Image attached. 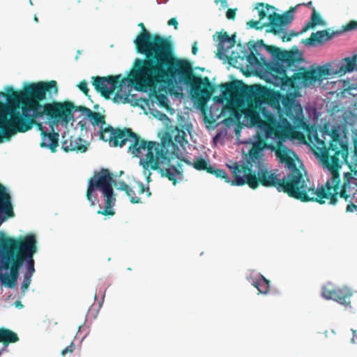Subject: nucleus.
<instances>
[{"label": "nucleus", "instance_id": "obj_43", "mask_svg": "<svg viewBox=\"0 0 357 357\" xmlns=\"http://www.w3.org/2000/svg\"><path fill=\"white\" fill-rule=\"evenodd\" d=\"M130 188L131 187L128 185L126 182L121 181L119 182V187L118 188V190H123L126 193Z\"/></svg>", "mask_w": 357, "mask_h": 357}, {"label": "nucleus", "instance_id": "obj_29", "mask_svg": "<svg viewBox=\"0 0 357 357\" xmlns=\"http://www.w3.org/2000/svg\"><path fill=\"white\" fill-rule=\"evenodd\" d=\"M356 61L353 57H347L344 59V63L340 66L339 72L343 74L350 73L356 68Z\"/></svg>", "mask_w": 357, "mask_h": 357}, {"label": "nucleus", "instance_id": "obj_53", "mask_svg": "<svg viewBox=\"0 0 357 357\" xmlns=\"http://www.w3.org/2000/svg\"><path fill=\"white\" fill-rule=\"evenodd\" d=\"M1 223H2V220H1V221H0V225H1Z\"/></svg>", "mask_w": 357, "mask_h": 357}, {"label": "nucleus", "instance_id": "obj_8", "mask_svg": "<svg viewBox=\"0 0 357 357\" xmlns=\"http://www.w3.org/2000/svg\"><path fill=\"white\" fill-rule=\"evenodd\" d=\"M115 182L107 169H102L100 172H96L88 181V188L86 197L91 206H94L97 201L96 190H100L105 198V209L99 210L98 214L103 215H114L115 211L112 208L116 203V196L112 188Z\"/></svg>", "mask_w": 357, "mask_h": 357}, {"label": "nucleus", "instance_id": "obj_24", "mask_svg": "<svg viewBox=\"0 0 357 357\" xmlns=\"http://www.w3.org/2000/svg\"><path fill=\"white\" fill-rule=\"evenodd\" d=\"M7 217H13L14 212L11 204V197L4 185L0 183V213Z\"/></svg>", "mask_w": 357, "mask_h": 357}, {"label": "nucleus", "instance_id": "obj_11", "mask_svg": "<svg viewBox=\"0 0 357 357\" xmlns=\"http://www.w3.org/2000/svg\"><path fill=\"white\" fill-rule=\"evenodd\" d=\"M281 135L280 132H278V133L273 130V132H271L270 135H268L267 129L262 130L264 131L266 139H277L275 144H274L273 146H271V151L275 153V155L280 162L284 163L286 165L289 170V173H294V171L296 172V170L299 174H303L301 169L296 167V162L294 160V158H296V155L293 151L283 144V142L288 137L287 129L284 126H281Z\"/></svg>", "mask_w": 357, "mask_h": 357}, {"label": "nucleus", "instance_id": "obj_6", "mask_svg": "<svg viewBox=\"0 0 357 357\" xmlns=\"http://www.w3.org/2000/svg\"><path fill=\"white\" fill-rule=\"evenodd\" d=\"M315 141L322 150L321 160L324 165L331 172V178L326 181L324 185H322L315 190H327L331 195L322 199L323 204L328 201L330 204L337 203V197L339 196L343 198L346 202H349L347 206V212L352 213L357 209L353 201V197L348 192L347 188H349V178L351 177L350 173L344 174L347 181L344 182L341 190H340V176L338 172L340 166V155L346 161L348 157V148L347 144L342 141L339 131L337 129H333L329 131L324 129L321 131L320 135L316 134Z\"/></svg>", "mask_w": 357, "mask_h": 357}, {"label": "nucleus", "instance_id": "obj_7", "mask_svg": "<svg viewBox=\"0 0 357 357\" xmlns=\"http://www.w3.org/2000/svg\"><path fill=\"white\" fill-rule=\"evenodd\" d=\"M267 50L278 61L270 68L273 84L280 86L282 90L294 89L293 75L288 76L287 71L294 72L297 70L303 60L301 55L298 51L282 50L273 45L268 46Z\"/></svg>", "mask_w": 357, "mask_h": 357}, {"label": "nucleus", "instance_id": "obj_16", "mask_svg": "<svg viewBox=\"0 0 357 357\" xmlns=\"http://www.w3.org/2000/svg\"><path fill=\"white\" fill-rule=\"evenodd\" d=\"M295 11V8H291L289 10L282 15L277 13L270 14L268 17L269 22L266 26H270L267 31L273 33L275 35H280L283 33L284 26L291 22L294 19L293 13Z\"/></svg>", "mask_w": 357, "mask_h": 357}, {"label": "nucleus", "instance_id": "obj_26", "mask_svg": "<svg viewBox=\"0 0 357 357\" xmlns=\"http://www.w3.org/2000/svg\"><path fill=\"white\" fill-rule=\"evenodd\" d=\"M179 161H181V165L183 162L188 165H192L195 169L199 171L205 170L207 172H212L211 165H210L209 162L206 160L201 157L195 158L193 162H191L188 160L183 158H180Z\"/></svg>", "mask_w": 357, "mask_h": 357}, {"label": "nucleus", "instance_id": "obj_49", "mask_svg": "<svg viewBox=\"0 0 357 357\" xmlns=\"http://www.w3.org/2000/svg\"><path fill=\"white\" fill-rule=\"evenodd\" d=\"M266 8L267 10H268L269 9H274L273 6H270L268 4H266Z\"/></svg>", "mask_w": 357, "mask_h": 357}, {"label": "nucleus", "instance_id": "obj_15", "mask_svg": "<svg viewBox=\"0 0 357 357\" xmlns=\"http://www.w3.org/2000/svg\"><path fill=\"white\" fill-rule=\"evenodd\" d=\"M351 291L346 287H335L331 282H328L321 288V296L326 300H333L337 303L348 305L350 304Z\"/></svg>", "mask_w": 357, "mask_h": 357}, {"label": "nucleus", "instance_id": "obj_33", "mask_svg": "<svg viewBox=\"0 0 357 357\" xmlns=\"http://www.w3.org/2000/svg\"><path fill=\"white\" fill-rule=\"evenodd\" d=\"M265 3H258L255 7V8L258 10L259 20H262L267 17V12L263 9Z\"/></svg>", "mask_w": 357, "mask_h": 357}, {"label": "nucleus", "instance_id": "obj_35", "mask_svg": "<svg viewBox=\"0 0 357 357\" xmlns=\"http://www.w3.org/2000/svg\"><path fill=\"white\" fill-rule=\"evenodd\" d=\"M27 114L29 118H33L35 121V123L31 125V128H33V126L34 125H36L37 126L38 129L40 131V135H42V131H45L43 130V126L41 123H38L36 121V119H40V117H35V116L33 117V112H28Z\"/></svg>", "mask_w": 357, "mask_h": 357}, {"label": "nucleus", "instance_id": "obj_23", "mask_svg": "<svg viewBox=\"0 0 357 357\" xmlns=\"http://www.w3.org/2000/svg\"><path fill=\"white\" fill-rule=\"evenodd\" d=\"M144 193H146V197H149L151 195L149 188H145L144 185L139 182L137 183L135 185L132 186L128 190L126 195L132 204H139L142 202V198L139 196Z\"/></svg>", "mask_w": 357, "mask_h": 357}, {"label": "nucleus", "instance_id": "obj_40", "mask_svg": "<svg viewBox=\"0 0 357 357\" xmlns=\"http://www.w3.org/2000/svg\"><path fill=\"white\" fill-rule=\"evenodd\" d=\"M75 344L73 342H71L69 346H68L67 347H66L64 349H63L61 351V354L63 356H65L66 355L67 353H73V351L75 350Z\"/></svg>", "mask_w": 357, "mask_h": 357}, {"label": "nucleus", "instance_id": "obj_31", "mask_svg": "<svg viewBox=\"0 0 357 357\" xmlns=\"http://www.w3.org/2000/svg\"><path fill=\"white\" fill-rule=\"evenodd\" d=\"M86 117L91 121L93 126L105 125V116L99 112H95L90 109Z\"/></svg>", "mask_w": 357, "mask_h": 357}, {"label": "nucleus", "instance_id": "obj_45", "mask_svg": "<svg viewBox=\"0 0 357 357\" xmlns=\"http://www.w3.org/2000/svg\"><path fill=\"white\" fill-rule=\"evenodd\" d=\"M259 23V21L250 20V22H248V25H249L251 28H255V29H259V26H258Z\"/></svg>", "mask_w": 357, "mask_h": 357}, {"label": "nucleus", "instance_id": "obj_12", "mask_svg": "<svg viewBox=\"0 0 357 357\" xmlns=\"http://www.w3.org/2000/svg\"><path fill=\"white\" fill-rule=\"evenodd\" d=\"M10 244L15 248L16 256L22 258V264L26 261V271L24 275L32 276L35 272L33 255L37 252L36 239L33 234H27L17 238L8 237Z\"/></svg>", "mask_w": 357, "mask_h": 357}, {"label": "nucleus", "instance_id": "obj_5", "mask_svg": "<svg viewBox=\"0 0 357 357\" xmlns=\"http://www.w3.org/2000/svg\"><path fill=\"white\" fill-rule=\"evenodd\" d=\"M220 88L223 96L229 97L236 102L243 98L248 100V107L243 110V114L251 126H257L261 130L267 129L268 135L271 134L273 130L278 134H282L281 126H283L277 121L272 112L262 106L263 103H266L280 112L283 95L279 91L262 86H259L258 90L255 91L253 86H248L238 80L222 83Z\"/></svg>", "mask_w": 357, "mask_h": 357}, {"label": "nucleus", "instance_id": "obj_37", "mask_svg": "<svg viewBox=\"0 0 357 357\" xmlns=\"http://www.w3.org/2000/svg\"><path fill=\"white\" fill-rule=\"evenodd\" d=\"M31 277L32 276L26 275H24V279H23V282L22 284V291H26L29 288V287L31 284Z\"/></svg>", "mask_w": 357, "mask_h": 357}, {"label": "nucleus", "instance_id": "obj_17", "mask_svg": "<svg viewBox=\"0 0 357 357\" xmlns=\"http://www.w3.org/2000/svg\"><path fill=\"white\" fill-rule=\"evenodd\" d=\"M273 144H268L265 139L261 137L259 135L257 139L252 144V146L248 154L245 156V163L243 165L255 164L256 162L265 161L264 151V149H270L272 151L271 146Z\"/></svg>", "mask_w": 357, "mask_h": 357}, {"label": "nucleus", "instance_id": "obj_36", "mask_svg": "<svg viewBox=\"0 0 357 357\" xmlns=\"http://www.w3.org/2000/svg\"><path fill=\"white\" fill-rule=\"evenodd\" d=\"M156 100L158 101L161 106H167V97L162 93H158L155 95Z\"/></svg>", "mask_w": 357, "mask_h": 357}, {"label": "nucleus", "instance_id": "obj_52", "mask_svg": "<svg viewBox=\"0 0 357 357\" xmlns=\"http://www.w3.org/2000/svg\"><path fill=\"white\" fill-rule=\"evenodd\" d=\"M352 57L356 61H357V54H354Z\"/></svg>", "mask_w": 357, "mask_h": 357}, {"label": "nucleus", "instance_id": "obj_22", "mask_svg": "<svg viewBox=\"0 0 357 357\" xmlns=\"http://www.w3.org/2000/svg\"><path fill=\"white\" fill-rule=\"evenodd\" d=\"M338 32H329L328 30L318 31L312 33L311 36L303 40V42L308 46H314L317 44H322L324 42L331 40Z\"/></svg>", "mask_w": 357, "mask_h": 357}, {"label": "nucleus", "instance_id": "obj_14", "mask_svg": "<svg viewBox=\"0 0 357 357\" xmlns=\"http://www.w3.org/2000/svg\"><path fill=\"white\" fill-rule=\"evenodd\" d=\"M328 74V69L324 68L306 70L303 67H298L296 72L293 74L294 89H296L298 84L304 86L314 84L317 82L321 81V77Z\"/></svg>", "mask_w": 357, "mask_h": 357}, {"label": "nucleus", "instance_id": "obj_9", "mask_svg": "<svg viewBox=\"0 0 357 357\" xmlns=\"http://www.w3.org/2000/svg\"><path fill=\"white\" fill-rule=\"evenodd\" d=\"M14 248L8 236L3 231H0V280L10 288L16 284L23 260L16 256Z\"/></svg>", "mask_w": 357, "mask_h": 357}, {"label": "nucleus", "instance_id": "obj_1", "mask_svg": "<svg viewBox=\"0 0 357 357\" xmlns=\"http://www.w3.org/2000/svg\"><path fill=\"white\" fill-rule=\"evenodd\" d=\"M134 40L136 50L145 59H137L135 69L130 82L139 90L155 88L158 84L172 86L178 79L190 86L192 98L200 106L206 105L214 91V86L208 77H201L193 73L190 61L174 56L171 41L159 34H151L144 24Z\"/></svg>", "mask_w": 357, "mask_h": 357}, {"label": "nucleus", "instance_id": "obj_25", "mask_svg": "<svg viewBox=\"0 0 357 357\" xmlns=\"http://www.w3.org/2000/svg\"><path fill=\"white\" fill-rule=\"evenodd\" d=\"M59 136L57 132H52L48 133L45 131H42V141L40 146L42 148L49 149L51 152L55 153L59 146Z\"/></svg>", "mask_w": 357, "mask_h": 357}, {"label": "nucleus", "instance_id": "obj_20", "mask_svg": "<svg viewBox=\"0 0 357 357\" xmlns=\"http://www.w3.org/2000/svg\"><path fill=\"white\" fill-rule=\"evenodd\" d=\"M218 35L217 39L213 36V39L218 42V54L219 58H222L228 52L229 50L234 47L236 44V36H229L226 31L216 32Z\"/></svg>", "mask_w": 357, "mask_h": 357}, {"label": "nucleus", "instance_id": "obj_50", "mask_svg": "<svg viewBox=\"0 0 357 357\" xmlns=\"http://www.w3.org/2000/svg\"><path fill=\"white\" fill-rule=\"evenodd\" d=\"M353 340L357 341V333L356 332L354 333Z\"/></svg>", "mask_w": 357, "mask_h": 357}, {"label": "nucleus", "instance_id": "obj_48", "mask_svg": "<svg viewBox=\"0 0 357 357\" xmlns=\"http://www.w3.org/2000/svg\"><path fill=\"white\" fill-rule=\"evenodd\" d=\"M303 5H305L307 7H309V8H313L312 7V1H309L307 3H303Z\"/></svg>", "mask_w": 357, "mask_h": 357}, {"label": "nucleus", "instance_id": "obj_32", "mask_svg": "<svg viewBox=\"0 0 357 357\" xmlns=\"http://www.w3.org/2000/svg\"><path fill=\"white\" fill-rule=\"evenodd\" d=\"M211 170L212 172H208L209 174H214L217 178L224 179L226 183H230L231 184V182L234 181V179H230V178L227 176V173L223 169H215L211 166Z\"/></svg>", "mask_w": 357, "mask_h": 357}, {"label": "nucleus", "instance_id": "obj_18", "mask_svg": "<svg viewBox=\"0 0 357 357\" xmlns=\"http://www.w3.org/2000/svg\"><path fill=\"white\" fill-rule=\"evenodd\" d=\"M60 104L68 105V106H66L67 109H63V112H61L58 116L52 117L51 121L54 123H58L59 121H62L66 123H68L73 118V113L75 112H81L82 114L86 116L89 112L90 111V109L85 106H75L72 102L70 101H65L63 102H60Z\"/></svg>", "mask_w": 357, "mask_h": 357}, {"label": "nucleus", "instance_id": "obj_39", "mask_svg": "<svg viewBox=\"0 0 357 357\" xmlns=\"http://www.w3.org/2000/svg\"><path fill=\"white\" fill-rule=\"evenodd\" d=\"M77 86L81 91H82L86 96H88L89 89L86 80H82L80 82Z\"/></svg>", "mask_w": 357, "mask_h": 357}, {"label": "nucleus", "instance_id": "obj_38", "mask_svg": "<svg viewBox=\"0 0 357 357\" xmlns=\"http://www.w3.org/2000/svg\"><path fill=\"white\" fill-rule=\"evenodd\" d=\"M248 62L251 65H255L258 63V59L255 54L251 52L249 54L246 56Z\"/></svg>", "mask_w": 357, "mask_h": 357}, {"label": "nucleus", "instance_id": "obj_46", "mask_svg": "<svg viewBox=\"0 0 357 357\" xmlns=\"http://www.w3.org/2000/svg\"><path fill=\"white\" fill-rule=\"evenodd\" d=\"M198 51V47L197 46V43H195L193 46H192V53L195 55L197 54Z\"/></svg>", "mask_w": 357, "mask_h": 357}, {"label": "nucleus", "instance_id": "obj_41", "mask_svg": "<svg viewBox=\"0 0 357 357\" xmlns=\"http://www.w3.org/2000/svg\"><path fill=\"white\" fill-rule=\"evenodd\" d=\"M236 8H229L226 13V16L229 20H234L236 17Z\"/></svg>", "mask_w": 357, "mask_h": 357}, {"label": "nucleus", "instance_id": "obj_34", "mask_svg": "<svg viewBox=\"0 0 357 357\" xmlns=\"http://www.w3.org/2000/svg\"><path fill=\"white\" fill-rule=\"evenodd\" d=\"M280 34H282V36H280L282 38V40L283 42H286V41L287 42V41H290L294 36H297L299 34V33H297L295 31H291L288 34L284 31V29L283 33H281Z\"/></svg>", "mask_w": 357, "mask_h": 357}, {"label": "nucleus", "instance_id": "obj_27", "mask_svg": "<svg viewBox=\"0 0 357 357\" xmlns=\"http://www.w3.org/2000/svg\"><path fill=\"white\" fill-rule=\"evenodd\" d=\"M18 340L17 335L13 331L5 328H0V342L4 345L17 342Z\"/></svg>", "mask_w": 357, "mask_h": 357}, {"label": "nucleus", "instance_id": "obj_3", "mask_svg": "<svg viewBox=\"0 0 357 357\" xmlns=\"http://www.w3.org/2000/svg\"><path fill=\"white\" fill-rule=\"evenodd\" d=\"M234 181L231 185H248L252 189L259 185L266 188H275L278 192H284L289 197L302 202H316L323 204L322 199L328 197L331 194L324 190H315L308 187L303 174L296 170L288 173L282 179L278 177L275 170H269L265 161L249 165H241L236 162L229 166Z\"/></svg>", "mask_w": 357, "mask_h": 357}, {"label": "nucleus", "instance_id": "obj_28", "mask_svg": "<svg viewBox=\"0 0 357 357\" xmlns=\"http://www.w3.org/2000/svg\"><path fill=\"white\" fill-rule=\"evenodd\" d=\"M323 20L319 15V14L317 12L315 8H312V13L311 15L310 20L304 26L303 28L301 33L305 32L307 29L314 27L317 24H322Z\"/></svg>", "mask_w": 357, "mask_h": 357}, {"label": "nucleus", "instance_id": "obj_2", "mask_svg": "<svg viewBox=\"0 0 357 357\" xmlns=\"http://www.w3.org/2000/svg\"><path fill=\"white\" fill-rule=\"evenodd\" d=\"M100 137L113 147H122L129 142L128 151L134 157L139 158L144 153L145 157L140 159L139 164L148 182L151 175L149 169L158 171L162 177L167 178L174 185L183 179V165L179 161L181 153L178 144L183 147L188 143L184 130H172L169 136L162 138L160 144L142 139L130 128H114L111 126L100 130Z\"/></svg>", "mask_w": 357, "mask_h": 357}, {"label": "nucleus", "instance_id": "obj_51", "mask_svg": "<svg viewBox=\"0 0 357 357\" xmlns=\"http://www.w3.org/2000/svg\"><path fill=\"white\" fill-rule=\"evenodd\" d=\"M15 305H16V306L22 307V303H21V302H20V301H16V302H15Z\"/></svg>", "mask_w": 357, "mask_h": 357}, {"label": "nucleus", "instance_id": "obj_42", "mask_svg": "<svg viewBox=\"0 0 357 357\" xmlns=\"http://www.w3.org/2000/svg\"><path fill=\"white\" fill-rule=\"evenodd\" d=\"M357 28V22L351 21L348 23L344 28V31H351Z\"/></svg>", "mask_w": 357, "mask_h": 357}, {"label": "nucleus", "instance_id": "obj_21", "mask_svg": "<svg viewBox=\"0 0 357 357\" xmlns=\"http://www.w3.org/2000/svg\"><path fill=\"white\" fill-rule=\"evenodd\" d=\"M83 139L79 137H74L69 133L62 135L61 148L66 152L77 151L84 153L87 150V146L82 144Z\"/></svg>", "mask_w": 357, "mask_h": 357}, {"label": "nucleus", "instance_id": "obj_19", "mask_svg": "<svg viewBox=\"0 0 357 357\" xmlns=\"http://www.w3.org/2000/svg\"><path fill=\"white\" fill-rule=\"evenodd\" d=\"M281 105L283 107L284 114L289 120L295 123L301 119L302 107L292 98L283 96Z\"/></svg>", "mask_w": 357, "mask_h": 357}, {"label": "nucleus", "instance_id": "obj_30", "mask_svg": "<svg viewBox=\"0 0 357 357\" xmlns=\"http://www.w3.org/2000/svg\"><path fill=\"white\" fill-rule=\"evenodd\" d=\"M253 285L257 289L259 293L264 294H266L270 290V282L262 275L260 279L253 283Z\"/></svg>", "mask_w": 357, "mask_h": 357}, {"label": "nucleus", "instance_id": "obj_47", "mask_svg": "<svg viewBox=\"0 0 357 357\" xmlns=\"http://www.w3.org/2000/svg\"><path fill=\"white\" fill-rule=\"evenodd\" d=\"M220 3H221V6L223 7V8H226L228 6V3H227V0H220Z\"/></svg>", "mask_w": 357, "mask_h": 357}, {"label": "nucleus", "instance_id": "obj_13", "mask_svg": "<svg viewBox=\"0 0 357 357\" xmlns=\"http://www.w3.org/2000/svg\"><path fill=\"white\" fill-rule=\"evenodd\" d=\"M6 103L0 101V143L3 139H9L17 132H25L26 130L20 129V123L13 121V115L6 109Z\"/></svg>", "mask_w": 357, "mask_h": 357}, {"label": "nucleus", "instance_id": "obj_4", "mask_svg": "<svg viewBox=\"0 0 357 357\" xmlns=\"http://www.w3.org/2000/svg\"><path fill=\"white\" fill-rule=\"evenodd\" d=\"M56 93L58 91L57 83L54 80L47 82L31 83L26 85L22 91H15L12 86L6 88V93L0 92V96L6 100V109L13 115V121L20 123V129L29 131L31 125L35 123L33 118L28 116V112H33V117L45 116L49 121L52 117L59 115L67 109L68 105L60 104L54 101L41 105L40 102L46 98V93L52 90Z\"/></svg>", "mask_w": 357, "mask_h": 357}, {"label": "nucleus", "instance_id": "obj_44", "mask_svg": "<svg viewBox=\"0 0 357 357\" xmlns=\"http://www.w3.org/2000/svg\"><path fill=\"white\" fill-rule=\"evenodd\" d=\"M167 24H168V25H169V26H171V25H172V26H174V29H178V22H177V20H176V19L175 17H172V18H171V19L168 21Z\"/></svg>", "mask_w": 357, "mask_h": 357}, {"label": "nucleus", "instance_id": "obj_10", "mask_svg": "<svg viewBox=\"0 0 357 357\" xmlns=\"http://www.w3.org/2000/svg\"><path fill=\"white\" fill-rule=\"evenodd\" d=\"M92 79V84L95 89L105 99H109L110 96L116 89H118L113 98V101L116 103L123 104L129 102V94L121 93L123 86L127 82V79L121 78V75L93 77Z\"/></svg>", "mask_w": 357, "mask_h": 357}]
</instances>
